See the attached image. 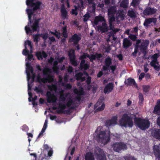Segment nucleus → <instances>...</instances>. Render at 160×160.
I'll return each instance as SVG.
<instances>
[{
	"label": "nucleus",
	"instance_id": "obj_32",
	"mask_svg": "<svg viewBox=\"0 0 160 160\" xmlns=\"http://www.w3.org/2000/svg\"><path fill=\"white\" fill-rule=\"evenodd\" d=\"M33 2L31 3H33V5L34 6L33 9L34 11L39 9L40 8V6L42 4V2L40 1H37L35 3H33ZM30 3V4H31Z\"/></svg>",
	"mask_w": 160,
	"mask_h": 160
},
{
	"label": "nucleus",
	"instance_id": "obj_46",
	"mask_svg": "<svg viewBox=\"0 0 160 160\" xmlns=\"http://www.w3.org/2000/svg\"><path fill=\"white\" fill-rule=\"evenodd\" d=\"M124 158L125 160H137L133 157L130 155L125 156L124 157Z\"/></svg>",
	"mask_w": 160,
	"mask_h": 160
},
{
	"label": "nucleus",
	"instance_id": "obj_51",
	"mask_svg": "<svg viewBox=\"0 0 160 160\" xmlns=\"http://www.w3.org/2000/svg\"><path fill=\"white\" fill-rule=\"evenodd\" d=\"M28 45L30 47V49H31L32 48V46L31 44V42L28 40H27L25 42V47L26 46V45Z\"/></svg>",
	"mask_w": 160,
	"mask_h": 160
},
{
	"label": "nucleus",
	"instance_id": "obj_45",
	"mask_svg": "<svg viewBox=\"0 0 160 160\" xmlns=\"http://www.w3.org/2000/svg\"><path fill=\"white\" fill-rule=\"evenodd\" d=\"M67 107L66 104L64 103H59L58 105V108L62 109L63 110L66 108Z\"/></svg>",
	"mask_w": 160,
	"mask_h": 160
},
{
	"label": "nucleus",
	"instance_id": "obj_13",
	"mask_svg": "<svg viewBox=\"0 0 160 160\" xmlns=\"http://www.w3.org/2000/svg\"><path fill=\"white\" fill-rule=\"evenodd\" d=\"M157 21V19L156 18H152L146 19L145 20L143 25L146 27H148L149 24L153 22L154 24H156Z\"/></svg>",
	"mask_w": 160,
	"mask_h": 160
},
{
	"label": "nucleus",
	"instance_id": "obj_49",
	"mask_svg": "<svg viewBox=\"0 0 160 160\" xmlns=\"http://www.w3.org/2000/svg\"><path fill=\"white\" fill-rule=\"evenodd\" d=\"M142 88L144 92H147L149 90L150 87L149 86L143 85L142 86Z\"/></svg>",
	"mask_w": 160,
	"mask_h": 160
},
{
	"label": "nucleus",
	"instance_id": "obj_21",
	"mask_svg": "<svg viewBox=\"0 0 160 160\" xmlns=\"http://www.w3.org/2000/svg\"><path fill=\"white\" fill-rule=\"evenodd\" d=\"M116 7L114 6L111 7L108 9V13L109 20L110 18L111 17H113L115 18L113 16V15L116 12Z\"/></svg>",
	"mask_w": 160,
	"mask_h": 160
},
{
	"label": "nucleus",
	"instance_id": "obj_1",
	"mask_svg": "<svg viewBox=\"0 0 160 160\" xmlns=\"http://www.w3.org/2000/svg\"><path fill=\"white\" fill-rule=\"evenodd\" d=\"M149 42L148 40H138L136 41L134 52L132 53L133 56H136L139 50L144 52L146 50L148 45Z\"/></svg>",
	"mask_w": 160,
	"mask_h": 160
},
{
	"label": "nucleus",
	"instance_id": "obj_37",
	"mask_svg": "<svg viewBox=\"0 0 160 160\" xmlns=\"http://www.w3.org/2000/svg\"><path fill=\"white\" fill-rule=\"evenodd\" d=\"M68 101L66 104L68 108H69L72 104L74 103V102L71 97L68 98Z\"/></svg>",
	"mask_w": 160,
	"mask_h": 160
},
{
	"label": "nucleus",
	"instance_id": "obj_23",
	"mask_svg": "<svg viewBox=\"0 0 160 160\" xmlns=\"http://www.w3.org/2000/svg\"><path fill=\"white\" fill-rule=\"evenodd\" d=\"M153 112L155 114H158L160 112V100H158L157 105L155 106Z\"/></svg>",
	"mask_w": 160,
	"mask_h": 160
},
{
	"label": "nucleus",
	"instance_id": "obj_9",
	"mask_svg": "<svg viewBox=\"0 0 160 160\" xmlns=\"http://www.w3.org/2000/svg\"><path fill=\"white\" fill-rule=\"evenodd\" d=\"M125 16V15L122 10H118L116 13V19H115V24L116 22L117 24H119L120 21H122L124 19Z\"/></svg>",
	"mask_w": 160,
	"mask_h": 160
},
{
	"label": "nucleus",
	"instance_id": "obj_20",
	"mask_svg": "<svg viewBox=\"0 0 160 160\" xmlns=\"http://www.w3.org/2000/svg\"><path fill=\"white\" fill-rule=\"evenodd\" d=\"M109 131L101 132V138L105 140H110V134Z\"/></svg>",
	"mask_w": 160,
	"mask_h": 160
},
{
	"label": "nucleus",
	"instance_id": "obj_55",
	"mask_svg": "<svg viewBox=\"0 0 160 160\" xmlns=\"http://www.w3.org/2000/svg\"><path fill=\"white\" fill-rule=\"evenodd\" d=\"M46 130V129L45 128H42L40 132L39 133L37 138V139H38L40 137H42L43 133L45 132Z\"/></svg>",
	"mask_w": 160,
	"mask_h": 160
},
{
	"label": "nucleus",
	"instance_id": "obj_40",
	"mask_svg": "<svg viewBox=\"0 0 160 160\" xmlns=\"http://www.w3.org/2000/svg\"><path fill=\"white\" fill-rule=\"evenodd\" d=\"M49 33L55 36L58 39H59L60 38V32H58L56 30H55V32H54L52 31H50Z\"/></svg>",
	"mask_w": 160,
	"mask_h": 160
},
{
	"label": "nucleus",
	"instance_id": "obj_53",
	"mask_svg": "<svg viewBox=\"0 0 160 160\" xmlns=\"http://www.w3.org/2000/svg\"><path fill=\"white\" fill-rule=\"evenodd\" d=\"M128 38L133 41H135L137 38L136 35L132 34H130L128 36Z\"/></svg>",
	"mask_w": 160,
	"mask_h": 160
},
{
	"label": "nucleus",
	"instance_id": "obj_35",
	"mask_svg": "<svg viewBox=\"0 0 160 160\" xmlns=\"http://www.w3.org/2000/svg\"><path fill=\"white\" fill-rule=\"evenodd\" d=\"M42 35V33L33 34L32 36L34 42L37 43L38 42L39 37Z\"/></svg>",
	"mask_w": 160,
	"mask_h": 160
},
{
	"label": "nucleus",
	"instance_id": "obj_30",
	"mask_svg": "<svg viewBox=\"0 0 160 160\" xmlns=\"http://www.w3.org/2000/svg\"><path fill=\"white\" fill-rule=\"evenodd\" d=\"M68 56L69 58V59L71 58H76L74 50L72 49H70L68 52Z\"/></svg>",
	"mask_w": 160,
	"mask_h": 160
},
{
	"label": "nucleus",
	"instance_id": "obj_2",
	"mask_svg": "<svg viewBox=\"0 0 160 160\" xmlns=\"http://www.w3.org/2000/svg\"><path fill=\"white\" fill-rule=\"evenodd\" d=\"M119 123L121 126L125 127H132L133 125L132 118L126 114L122 115L121 118L119 121Z\"/></svg>",
	"mask_w": 160,
	"mask_h": 160
},
{
	"label": "nucleus",
	"instance_id": "obj_26",
	"mask_svg": "<svg viewBox=\"0 0 160 160\" xmlns=\"http://www.w3.org/2000/svg\"><path fill=\"white\" fill-rule=\"evenodd\" d=\"M85 160H95L93 154L91 152L86 153L85 156Z\"/></svg>",
	"mask_w": 160,
	"mask_h": 160
},
{
	"label": "nucleus",
	"instance_id": "obj_25",
	"mask_svg": "<svg viewBox=\"0 0 160 160\" xmlns=\"http://www.w3.org/2000/svg\"><path fill=\"white\" fill-rule=\"evenodd\" d=\"M152 134L156 138L160 139V129H156L153 130L152 131Z\"/></svg>",
	"mask_w": 160,
	"mask_h": 160
},
{
	"label": "nucleus",
	"instance_id": "obj_61",
	"mask_svg": "<svg viewBox=\"0 0 160 160\" xmlns=\"http://www.w3.org/2000/svg\"><path fill=\"white\" fill-rule=\"evenodd\" d=\"M91 77L90 76H88L87 78L86 83L87 85L90 84L91 83Z\"/></svg>",
	"mask_w": 160,
	"mask_h": 160
},
{
	"label": "nucleus",
	"instance_id": "obj_56",
	"mask_svg": "<svg viewBox=\"0 0 160 160\" xmlns=\"http://www.w3.org/2000/svg\"><path fill=\"white\" fill-rule=\"evenodd\" d=\"M101 160H106L105 154L103 151L101 150Z\"/></svg>",
	"mask_w": 160,
	"mask_h": 160
},
{
	"label": "nucleus",
	"instance_id": "obj_28",
	"mask_svg": "<svg viewBox=\"0 0 160 160\" xmlns=\"http://www.w3.org/2000/svg\"><path fill=\"white\" fill-rule=\"evenodd\" d=\"M126 84L127 85H133L135 87H137V85L134 79L129 78L127 79L126 81Z\"/></svg>",
	"mask_w": 160,
	"mask_h": 160
},
{
	"label": "nucleus",
	"instance_id": "obj_59",
	"mask_svg": "<svg viewBox=\"0 0 160 160\" xmlns=\"http://www.w3.org/2000/svg\"><path fill=\"white\" fill-rule=\"evenodd\" d=\"M64 87L66 89L69 90L71 89L72 88V85L70 83H67L65 86Z\"/></svg>",
	"mask_w": 160,
	"mask_h": 160
},
{
	"label": "nucleus",
	"instance_id": "obj_43",
	"mask_svg": "<svg viewBox=\"0 0 160 160\" xmlns=\"http://www.w3.org/2000/svg\"><path fill=\"white\" fill-rule=\"evenodd\" d=\"M76 58H71L70 61L71 63L74 66L76 67L78 65V63L75 60Z\"/></svg>",
	"mask_w": 160,
	"mask_h": 160
},
{
	"label": "nucleus",
	"instance_id": "obj_54",
	"mask_svg": "<svg viewBox=\"0 0 160 160\" xmlns=\"http://www.w3.org/2000/svg\"><path fill=\"white\" fill-rule=\"evenodd\" d=\"M141 0H132V5L134 7L138 5Z\"/></svg>",
	"mask_w": 160,
	"mask_h": 160
},
{
	"label": "nucleus",
	"instance_id": "obj_16",
	"mask_svg": "<svg viewBox=\"0 0 160 160\" xmlns=\"http://www.w3.org/2000/svg\"><path fill=\"white\" fill-rule=\"evenodd\" d=\"M156 11V9L148 7L144 10L143 13L145 15H149L155 13Z\"/></svg>",
	"mask_w": 160,
	"mask_h": 160
},
{
	"label": "nucleus",
	"instance_id": "obj_3",
	"mask_svg": "<svg viewBox=\"0 0 160 160\" xmlns=\"http://www.w3.org/2000/svg\"><path fill=\"white\" fill-rule=\"evenodd\" d=\"M135 123L141 129L145 130L150 126V122L148 120L143 119L140 118H135L134 119Z\"/></svg>",
	"mask_w": 160,
	"mask_h": 160
},
{
	"label": "nucleus",
	"instance_id": "obj_8",
	"mask_svg": "<svg viewBox=\"0 0 160 160\" xmlns=\"http://www.w3.org/2000/svg\"><path fill=\"white\" fill-rule=\"evenodd\" d=\"M46 96L47 101L48 103H55L57 100V98L55 95L52 93L50 91H47L46 92Z\"/></svg>",
	"mask_w": 160,
	"mask_h": 160
},
{
	"label": "nucleus",
	"instance_id": "obj_17",
	"mask_svg": "<svg viewBox=\"0 0 160 160\" xmlns=\"http://www.w3.org/2000/svg\"><path fill=\"white\" fill-rule=\"evenodd\" d=\"M26 66L27 67L28 70H26V72L27 74L28 79H29L31 77V75L29 72H30L32 74L34 73L33 72V68L30 64L27 63L26 64Z\"/></svg>",
	"mask_w": 160,
	"mask_h": 160
},
{
	"label": "nucleus",
	"instance_id": "obj_5",
	"mask_svg": "<svg viewBox=\"0 0 160 160\" xmlns=\"http://www.w3.org/2000/svg\"><path fill=\"white\" fill-rule=\"evenodd\" d=\"M115 19L113 17H111L110 18V21H109V28L110 30H112L108 33V36L109 37V39H110V38L112 36L114 35V34L118 32L119 30V29L118 28H115L114 27L115 25Z\"/></svg>",
	"mask_w": 160,
	"mask_h": 160
},
{
	"label": "nucleus",
	"instance_id": "obj_42",
	"mask_svg": "<svg viewBox=\"0 0 160 160\" xmlns=\"http://www.w3.org/2000/svg\"><path fill=\"white\" fill-rule=\"evenodd\" d=\"M83 75V74L82 72H79L76 73L75 75L76 79L78 80H80L81 79L82 76Z\"/></svg>",
	"mask_w": 160,
	"mask_h": 160
},
{
	"label": "nucleus",
	"instance_id": "obj_29",
	"mask_svg": "<svg viewBox=\"0 0 160 160\" xmlns=\"http://www.w3.org/2000/svg\"><path fill=\"white\" fill-rule=\"evenodd\" d=\"M137 13L134 10H129L128 12V15L131 18H135L137 16Z\"/></svg>",
	"mask_w": 160,
	"mask_h": 160
},
{
	"label": "nucleus",
	"instance_id": "obj_38",
	"mask_svg": "<svg viewBox=\"0 0 160 160\" xmlns=\"http://www.w3.org/2000/svg\"><path fill=\"white\" fill-rule=\"evenodd\" d=\"M48 88L51 91H56L57 89V87L55 84L48 85Z\"/></svg>",
	"mask_w": 160,
	"mask_h": 160
},
{
	"label": "nucleus",
	"instance_id": "obj_27",
	"mask_svg": "<svg viewBox=\"0 0 160 160\" xmlns=\"http://www.w3.org/2000/svg\"><path fill=\"white\" fill-rule=\"evenodd\" d=\"M61 12L62 19H67L68 17V12L64 6L61 8Z\"/></svg>",
	"mask_w": 160,
	"mask_h": 160
},
{
	"label": "nucleus",
	"instance_id": "obj_47",
	"mask_svg": "<svg viewBox=\"0 0 160 160\" xmlns=\"http://www.w3.org/2000/svg\"><path fill=\"white\" fill-rule=\"evenodd\" d=\"M90 17L89 14L87 13L83 16V21L86 22L88 21L89 18Z\"/></svg>",
	"mask_w": 160,
	"mask_h": 160
},
{
	"label": "nucleus",
	"instance_id": "obj_19",
	"mask_svg": "<svg viewBox=\"0 0 160 160\" xmlns=\"http://www.w3.org/2000/svg\"><path fill=\"white\" fill-rule=\"evenodd\" d=\"M100 22V14L98 16L96 17L93 22V25L95 27H97L98 31H100V25H98L99 22Z\"/></svg>",
	"mask_w": 160,
	"mask_h": 160
},
{
	"label": "nucleus",
	"instance_id": "obj_14",
	"mask_svg": "<svg viewBox=\"0 0 160 160\" xmlns=\"http://www.w3.org/2000/svg\"><path fill=\"white\" fill-rule=\"evenodd\" d=\"M153 150L155 157L159 160L160 159V146L159 145H154L153 148Z\"/></svg>",
	"mask_w": 160,
	"mask_h": 160
},
{
	"label": "nucleus",
	"instance_id": "obj_31",
	"mask_svg": "<svg viewBox=\"0 0 160 160\" xmlns=\"http://www.w3.org/2000/svg\"><path fill=\"white\" fill-rule=\"evenodd\" d=\"M67 96L68 94H65L63 93V91L61 92L59 96V99L60 101L62 102H64L65 101Z\"/></svg>",
	"mask_w": 160,
	"mask_h": 160
},
{
	"label": "nucleus",
	"instance_id": "obj_33",
	"mask_svg": "<svg viewBox=\"0 0 160 160\" xmlns=\"http://www.w3.org/2000/svg\"><path fill=\"white\" fill-rule=\"evenodd\" d=\"M100 98H99L97 102L94 105V110L95 113L100 111V106H99V105H100Z\"/></svg>",
	"mask_w": 160,
	"mask_h": 160
},
{
	"label": "nucleus",
	"instance_id": "obj_6",
	"mask_svg": "<svg viewBox=\"0 0 160 160\" xmlns=\"http://www.w3.org/2000/svg\"><path fill=\"white\" fill-rule=\"evenodd\" d=\"M160 55L159 53H156L152 56L151 57L152 61L150 63L151 66L153 67L154 69L157 71H158L159 69L157 61V58Z\"/></svg>",
	"mask_w": 160,
	"mask_h": 160
},
{
	"label": "nucleus",
	"instance_id": "obj_11",
	"mask_svg": "<svg viewBox=\"0 0 160 160\" xmlns=\"http://www.w3.org/2000/svg\"><path fill=\"white\" fill-rule=\"evenodd\" d=\"M81 39V37L80 36L78 35L77 33H75L72 36L71 38H70L69 40V42H73V45H76Z\"/></svg>",
	"mask_w": 160,
	"mask_h": 160
},
{
	"label": "nucleus",
	"instance_id": "obj_36",
	"mask_svg": "<svg viewBox=\"0 0 160 160\" xmlns=\"http://www.w3.org/2000/svg\"><path fill=\"white\" fill-rule=\"evenodd\" d=\"M62 34L63 37L65 38H67L68 37V33H67V26L62 27Z\"/></svg>",
	"mask_w": 160,
	"mask_h": 160
},
{
	"label": "nucleus",
	"instance_id": "obj_60",
	"mask_svg": "<svg viewBox=\"0 0 160 160\" xmlns=\"http://www.w3.org/2000/svg\"><path fill=\"white\" fill-rule=\"evenodd\" d=\"M77 7H75V9H72V14H74L75 15H77L78 14V11H77Z\"/></svg>",
	"mask_w": 160,
	"mask_h": 160
},
{
	"label": "nucleus",
	"instance_id": "obj_39",
	"mask_svg": "<svg viewBox=\"0 0 160 160\" xmlns=\"http://www.w3.org/2000/svg\"><path fill=\"white\" fill-rule=\"evenodd\" d=\"M51 72L50 69L48 68H44L42 71L43 74L44 76L48 75Z\"/></svg>",
	"mask_w": 160,
	"mask_h": 160
},
{
	"label": "nucleus",
	"instance_id": "obj_50",
	"mask_svg": "<svg viewBox=\"0 0 160 160\" xmlns=\"http://www.w3.org/2000/svg\"><path fill=\"white\" fill-rule=\"evenodd\" d=\"M80 68L82 70H86L89 68V66L88 64L85 63L82 66H80Z\"/></svg>",
	"mask_w": 160,
	"mask_h": 160
},
{
	"label": "nucleus",
	"instance_id": "obj_57",
	"mask_svg": "<svg viewBox=\"0 0 160 160\" xmlns=\"http://www.w3.org/2000/svg\"><path fill=\"white\" fill-rule=\"evenodd\" d=\"M42 38V39L44 40H46L48 37V33H46L42 34V35L40 36Z\"/></svg>",
	"mask_w": 160,
	"mask_h": 160
},
{
	"label": "nucleus",
	"instance_id": "obj_41",
	"mask_svg": "<svg viewBox=\"0 0 160 160\" xmlns=\"http://www.w3.org/2000/svg\"><path fill=\"white\" fill-rule=\"evenodd\" d=\"M57 113L58 114L64 113L68 114L70 113V110H63L62 109H60L57 111Z\"/></svg>",
	"mask_w": 160,
	"mask_h": 160
},
{
	"label": "nucleus",
	"instance_id": "obj_63",
	"mask_svg": "<svg viewBox=\"0 0 160 160\" xmlns=\"http://www.w3.org/2000/svg\"><path fill=\"white\" fill-rule=\"evenodd\" d=\"M46 76L47 77L46 78L47 79V80L48 82H50L49 81V80H51V81H52L53 80L52 76L50 74H48V75H47Z\"/></svg>",
	"mask_w": 160,
	"mask_h": 160
},
{
	"label": "nucleus",
	"instance_id": "obj_58",
	"mask_svg": "<svg viewBox=\"0 0 160 160\" xmlns=\"http://www.w3.org/2000/svg\"><path fill=\"white\" fill-rule=\"evenodd\" d=\"M34 90L37 93H41L42 92V91L41 88H39L37 87H36L34 89Z\"/></svg>",
	"mask_w": 160,
	"mask_h": 160
},
{
	"label": "nucleus",
	"instance_id": "obj_52",
	"mask_svg": "<svg viewBox=\"0 0 160 160\" xmlns=\"http://www.w3.org/2000/svg\"><path fill=\"white\" fill-rule=\"evenodd\" d=\"M25 48L23 50L22 53L25 56L28 55L29 54V51L27 50V47L25 46Z\"/></svg>",
	"mask_w": 160,
	"mask_h": 160
},
{
	"label": "nucleus",
	"instance_id": "obj_44",
	"mask_svg": "<svg viewBox=\"0 0 160 160\" xmlns=\"http://www.w3.org/2000/svg\"><path fill=\"white\" fill-rule=\"evenodd\" d=\"M138 98H139V104H141L144 100L143 96L142 93H139Z\"/></svg>",
	"mask_w": 160,
	"mask_h": 160
},
{
	"label": "nucleus",
	"instance_id": "obj_18",
	"mask_svg": "<svg viewBox=\"0 0 160 160\" xmlns=\"http://www.w3.org/2000/svg\"><path fill=\"white\" fill-rule=\"evenodd\" d=\"M105 65L103 66V68L104 70L106 71L109 67L112 64V59L111 58L108 57L106 58L105 61Z\"/></svg>",
	"mask_w": 160,
	"mask_h": 160
},
{
	"label": "nucleus",
	"instance_id": "obj_12",
	"mask_svg": "<svg viewBox=\"0 0 160 160\" xmlns=\"http://www.w3.org/2000/svg\"><path fill=\"white\" fill-rule=\"evenodd\" d=\"M114 87V84L112 82L109 83L105 87L104 90V92L105 93H109L112 91Z\"/></svg>",
	"mask_w": 160,
	"mask_h": 160
},
{
	"label": "nucleus",
	"instance_id": "obj_4",
	"mask_svg": "<svg viewBox=\"0 0 160 160\" xmlns=\"http://www.w3.org/2000/svg\"><path fill=\"white\" fill-rule=\"evenodd\" d=\"M40 19H35L32 25L31 26L32 29L29 27V25L25 27V30L26 33L28 34L29 33H32V32L36 31L39 30V22Z\"/></svg>",
	"mask_w": 160,
	"mask_h": 160
},
{
	"label": "nucleus",
	"instance_id": "obj_62",
	"mask_svg": "<svg viewBox=\"0 0 160 160\" xmlns=\"http://www.w3.org/2000/svg\"><path fill=\"white\" fill-rule=\"evenodd\" d=\"M34 10L32 9H28L27 10V12L28 15H33L34 12Z\"/></svg>",
	"mask_w": 160,
	"mask_h": 160
},
{
	"label": "nucleus",
	"instance_id": "obj_48",
	"mask_svg": "<svg viewBox=\"0 0 160 160\" xmlns=\"http://www.w3.org/2000/svg\"><path fill=\"white\" fill-rule=\"evenodd\" d=\"M89 57V55L87 53H84L82 55L80 56L79 59H84L86 58H88Z\"/></svg>",
	"mask_w": 160,
	"mask_h": 160
},
{
	"label": "nucleus",
	"instance_id": "obj_10",
	"mask_svg": "<svg viewBox=\"0 0 160 160\" xmlns=\"http://www.w3.org/2000/svg\"><path fill=\"white\" fill-rule=\"evenodd\" d=\"M117 116H115L112 117L111 119L107 120L105 123V125L107 127H109L117 124Z\"/></svg>",
	"mask_w": 160,
	"mask_h": 160
},
{
	"label": "nucleus",
	"instance_id": "obj_64",
	"mask_svg": "<svg viewBox=\"0 0 160 160\" xmlns=\"http://www.w3.org/2000/svg\"><path fill=\"white\" fill-rule=\"evenodd\" d=\"M22 129L24 131H27L28 130V128L26 125H24L22 127Z\"/></svg>",
	"mask_w": 160,
	"mask_h": 160
},
{
	"label": "nucleus",
	"instance_id": "obj_24",
	"mask_svg": "<svg viewBox=\"0 0 160 160\" xmlns=\"http://www.w3.org/2000/svg\"><path fill=\"white\" fill-rule=\"evenodd\" d=\"M132 44V42L128 38H125L123 40V46L124 48H128Z\"/></svg>",
	"mask_w": 160,
	"mask_h": 160
},
{
	"label": "nucleus",
	"instance_id": "obj_34",
	"mask_svg": "<svg viewBox=\"0 0 160 160\" xmlns=\"http://www.w3.org/2000/svg\"><path fill=\"white\" fill-rule=\"evenodd\" d=\"M108 30V28L106 24L104 22H103L102 23V26H101V32H105L107 31Z\"/></svg>",
	"mask_w": 160,
	"mask_h": 160
},
{
	"label": "nucleus",
	"instance_id": "obj_22",
	"mask_svg": "<svg viewBox=\"0 0 160 160\" xmlns=\"http://www.w3.org/2000/svg\"><path fill=\"white\" fill-rule=\"evenodd\" d=\"M93 140H100V127L98 126L93 134Z\"/></svg>",
	"mask_w": 160,
	"mask_h": 160
},
{
	"label": "nucleus",
	"instance_id": "obj_7",
	"mask_svg": "<svg viewBox=\"0 0 160 160\" xmlns=\"http://www.w3.org/2000/svg\"><path fill=\"white\" fill-rule=\"evenodd\" d=\"M112 147L114 151L119 152L122 150L126 149L127 147L126 144L122 142H117L113 144Z\"/></svg>",
	"mask_w": 160,
	"mask_h": 160
},
{
	"label": "nucleus",
	"instance_id": "obj_15",
	"mask_svg": "<svg viewBox=\"0 0 160 160\" xmlns=\"http://www.w3.org/2000/svg\"><path fill=\"white\" fill-rule=\"evenodd\" d=\"M35 55L39 60H42L43 58H45L48 56L47 54L44 51H37L35 52Z\"/></svg>",
	"mask_w": 160,
	"mask_h": 160
}]
</instances>
